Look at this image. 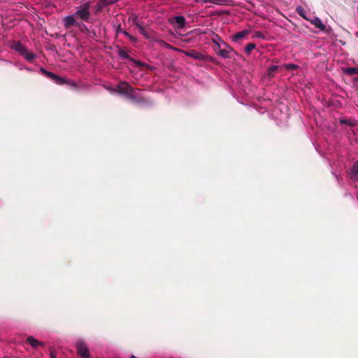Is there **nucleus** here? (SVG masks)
Returning a JSON list of instances; mask_svg holds the SVG:
<instances>
[{
  "label": "nucleus",
  "mask_w": 358,
  "mask_h": 358,
  "mask_svg": "<svg viewBox=\"0 0 358 358\" xmlns=\"http://www.w3.org/2000/svg\"><path fill=\"white\" fill-rule=\"evenodd\" d=\"M88 36H89V37H90V38H95V36H96V32H95L94 31H90V32L88 33Z\"/></svg>",
  "instance_id": "nucleus-29"
},
{
  "label": "nucleus",
  "mask_w": 358,
  "mask_h": 358,
  "mask_svg": "<svg viewBox=\"0 0 358 358\" xmlns=\"http://www.w3.org/2000/svg\"><path fill=\"white\" fill-rule=\"evenodd\" d=\"M129 20L132 21L133 24L136 26L138 28L141 26L139 21L138 20V18L136 15H131L129 18Z\"/></svg>",
  "instance_id": "nucleus-22"
},
{
  "label": "nucleus",
  "mask_w": 358,
  "mask_h": 358,
  "mask_svg": "<svg viewBox=\"0 0 358 358\" xmlns=\"http://www.w3.org/2000/svg\"><path fill=\"white\" fill-rule=\"evenodd\" d=\"M255 36L257 38H263L264 37L263 33L261 31H257L255 33Z\"/></svg>",
  "instance_id": "nucleus-28"
},
{
  "label": "nucleus",
  "mask_w": 358,
  "mask_h": 358,
  "mask_svg": "<svg viewBox=\"0 0 358 358\" xmlns=\"http://www.w3.org/2000/svg\"><path fill=\"white\" fill-rule=\"evenodd\" d=\"M49 78L52 79L56 84L59 85L69 83V80H66L64 78L59 77V76H57L53 73H51Z\"/></svg>",
  "instance_id": "nucleus-7"
},
{
  "label": "nucleus",
  "mask_w": 358,
  "mask_h": 358,
  "mask_svg": "<svg viewBox=\"0 0 358 358\" xmlns=\"http://www.w3.org/2000/svg\"><path fill=\"white\" fill-rule=\"evenodd\" d=\"M71 85H72L73 87H77V85H76V83H71Z\"/></svg>",
  "instance_id": "nucleus-35"
},
{
  "label": "nucleus",
  "mask_w": 358,
  "mask_h": 358,
  "mask_svg": "<svg viewBox=\"0 0 358 358\" xmlns=\"http://www.w3.org/2000/svg\"><path fill=\"white\" fill-rule=\"evenodd\" d=\"M122 31H124V30L122 29L121 25L118 24L115 29L116 35L119 34L120 33H122Z\"/></svg>",
  "instance_id": "nucleus-27"
},
{
  "label": "nucleus",
  "mask_w": 358,
  "mask_h": 358,
  "mask_svg": "<svg viewBox=\"0 0 358 358\" xmlns=\"http://www.w3.org/2000/svg\"><path fill=\"white\" fill-rule=\"evenodd\" d=\"M284 66L285 69L290 71L296 70L298 69V66L294 64H286L284 65Z\"/></svg>",
  "instance_id": "nucleus-23"
},
{
  "label": "nucleus",
  "mask_w": 358,
  "mask_h": 358,
  "mask_svg": "<svg viewBox=\"0 0 358 358\" xmlns=\"http://www.w3.org/2000/svg\"><path fill=\"white\" fill-rule=\"evenodd\" d=\"M77 353L83 358H90V353L89 349L83 342L76 344Z\"/></svg>",
  "instance_id": "nucleus-4"
},
{
  "label": "nucleus",
  "mask_w": 358,
  "mask_h": 358,
  "mask_svg": "<svg viewBox=\"0 0 358 358\" xmlns=\"http://www.w3.org/2000/svg\"><path fill=\"white\" fill-rule=\"evenodd\" d=\"M117 1L118 0H101L99 3V5L100 7H104L110 4H112Z\"/></svg>",
  "instance_id": "nucleus-19"
},
{
  "label": "nucleus",
  "mask_w": 358,
  "mask_h": 358,
  "mask_svg": "<svg viewBox=\"0 0 358 358\" xmlns=\"http://www.w3.org/2000/svg\"><path fill=\"white\" fill-rule=\"evenodd\" d=\"M196 2H202L204 3H212L217 5H223L224 0H195Z\"/></svg>",
  "instance_id": "nucleus-16"
},
{
  "label": "nucleus",
  "mask_w": 358,
  "mask_h": 358,
  "mask_svg": "<svg viewBox=\"0 0 358 358\" xmlns=\"http://www.w3.org/2000/svg\"><path fill=\"white\" fill-rule=\"evenodd\" d=\"M341 123L345 124H349V125L350 124L349 120H341Z\"/></svg>",
  "instance_id": "nucleus-31"
},
{
  "label": "nucleus",
  "mask_w": 358,
  "mask_h": 358,
  "mask_svg": "<svg viewBox=\"0 0 358 358\" xmlns=\"http://www.w3.org/2000/svg\"><path fill=\"white\" fill-rule=\"evenodd\" d=\"M310 22L315 26L316 28L321 31H325L326 26L323 24L322 20L319 17H315L310 20Z\"/></svg>",
  "instance_id": "nucleus-11"
},
{
  "label": "nucleus",
  "mask_w": 358,
  "mask_h": 358,
  "mask_svg": "<svg viewBox=\"0 0 358 358\" xmlns=\"http://www.w3.org/2000/svg\"><path fill=\"white\" fill-rule=\"evenodd\" d=\"M27 342L29 344H30L34 348H37L39 346L43 347L45 345L44 343L36 340L33 336H29L27 338Z\"/></svg>",
  "instance_id": "nucleus-10"
},
{
  "label": "nucleus",
  "mask_w": 358,
  "mask_h": 358,
  "mask_svg": "<svg viewBox=\"0 0 358 358\" xmlns=\"http://www.w3.org/2000/svg\"><path fill=\"white\" fill-rule=\"evenodd\" d=\"M256 45L255 43H248L245 48V51L247 55H250L251 51L255 49Z\"/></svg>",
  "instance_id": "nucleus-20"
},
{
  "label": "nucleus",
  "mask_w": 358,
  "mask_h": 358,
  "mask_svg": "<svg viewBox=\"0 0 358 358\" xmlns=\"http://www.w3.org/2000/svg\"><path fill=\"white\" fill-rule=\"evenodd\" d=\"M118 55L122 59H128L130 61L133 62L138 66H143V63L141 62H140L138 60H136V59L130 57V56L129 55L127 52L122 48H119Z\"/></svg>",
  "instance_id": "nucleus-5"
},
{
  "label": "nucleus",
  "mask_w": 358,
  "mask_h": 358,
  "mask_svg": "<svg viewBox=\"0 0 358 358\" xmlns=\"http://www.w3.org/2000/svg\"><path fill=\"white\" fill-rule=\"evenodd\" d=\"M13 48L17 51L19 53H20V55H22L24 52H25V51L27 50V48L19 41L16 42L14 45H13Z\"/></svg>",
  "instance_id": "nucleus-14"
},
{
  "label": "nucleus",
  "mask_w": 358,
  "mask_h": 358,
  "mask_svg": "<svg viewBox=\"0 0 358 358\" xmlns=\"http://www.w3.org/2000/svg\"><path fill=\"white\" fill-rule=\"evenodd\" d=\"M74 15L83 21L88 22L90 17V3H85L74 13Z\"/></svg>",
  "instance_id": "nucleus-2"
},
{
  "label": "nucleus",
  "mask_w": 358,
  "mask_h": 358,
  "mask_svg": "<svg viewBox=\"0 0 358 358\" xmlns=\"http://www.w3.org/2000/svg\"><path fill=\"white\" fill-rule=\"evenodd\" d=\"M80 30L83 32H87V34L90 31V29L85 24H82Z\"/></svg>",
  "instance_id": "nucleus-26"
},
{
  "label": "nucleus",
  "mask_w": 358,
  "mask_h": 358,
  "mask_svg": "<svg viewBox=\"0 0 358 358\" xmlns=\"http://www.w3.org/2000/svg\"><path fill=\"white\" fill-rule=\"evenodd\" d=\"M129 38L134 43L137 42V38L132 35L129 36Z\"/></svg>",
  "instance_id": "nucleus-30"
},
{
  "label": "nucleus",
  "mask_w": 358,
  "mask_h": 358,
  "mask_svg": "<svg viewBox=\"0 0 358 358\" xmlns=\"http://www.w3.org/2000/svg\"><path fill=\"white\" fill-rule=\"evenodd\" d=\"M344 73L347 75L358 74L357 67H348L343 70Z\"/></svg>",
  "instance_id": "nucleus-15"
},
{
  "label": "nucleus",
  "mask_w": 358,
  "mask_h": 358,
  "mask_svg": "<svg viewBox=\"0 0 358 358\" xmlns=\"http://www.w3.org/2000/svg\"><path fill=\"white\" fill-rule=\"evenodd\" d=\"M185 55L189 57L196 59L199 60L204 59V55L194 50H191L185 52Z\"/></svg>",
  "instance_id": "nucleus-8"
},
{
  "label": "nucleus",
  "mask_w": 358,
  "mask_h": 358,
  "mask_svg": "<svg viewBox=\"0 0 358 358\" xmlns=\"http://www.w3.org/2000/svg\"><path fill=\"white\" fill-rule=\"evenodd\" d=\"M249 31L247 29L243 30L241 31L237 32L233 37V40L234 41H238L239 40L245 37L248 34Z\"/></svg>",
  "instance_id": "nucleus-13"
},
{
  "label": "nucleus",
  "mask_w": 358,
  "mask_h": 358,
  "mask_svg": "<svg viewBox=\"0 0 358 358\" xmlns=\"http://www.w3.org/2000/svg\"><path fill=\"white\" fill-rule=\"evenodd\" d=\"M122 34L128 38L131 36V34H129L127 31H122Z\"/></svg>",
  "instance_id": "nucleus-32"
},
{
  "label": "nucleus",
  "mask_w": 358,
  "mask_h": 358,
  "mask_svg": "<svg viewBox=\"0 0 358 358\" xmlns=\"http://www.w3.org/2000/svg\"><path fill=\"white\" fill-rule=\"evenodd\" d=\"M115 91L126 95V96L132 101H136V97L133 94L134 88L127 82H120L115 89Z\"/></svg>",
  "instance_id": "nucleus-1"
},
{
  "label": "nucleus",
  "mask_w": 358,
  "mask_h": 358,
  "mask_svg": "<svg viewBox=\"0 0 358 358\" xmlns=\"http://www.w3.org/2000/svg\"><path fill=\"white\" fill-rule=\"evenodd\" d=\"M75 17H76L74 14L73 15L66 16L64 18V27L66 28H69L71 27L77 26L78 22H76Z\"/></svg>",
  "instance_id": "nucleus-6"
},
{
  "label": "nucleus",
  "mask_w": 358,
  "mask_h": 358,
  "mask_svg": "<svg viewBox=\"0 0 358 358\" xmlns=\"http://www.w3.org/2000/svg\"><path fill=\"white\" fill-rule=\"evenodd\" d=\"M218 43L217 44V45L215 47V51L216 52V53L217 54V52L220 50V48H218Z\"/></svg>",
  "instance_id": "nucleus-33"
},
{
  "label": "nucleus",
  "mask_w": 358,
  "mask_h": 358,
  "mask_svg": "<svg viewBox=\"0 0 358 358\" xmlns=\"http://www.w3.org/2000/svg\"><path fill=\"white\" fill-rule=\"evenodd\" d=\"M352 173L353 174V177H355L358 175V162H356L352 168Z\"/></svg>",
  "instance_id": "nucleus-24"
},
{
  "label": "nucleus",
  "mask_w": 358,
  "mask_h": 358,
  "mask_svg": "<svg viewBox=\"0 0 358 358\" xmlns=\"http://www.w3.org/2000/svg\"><path fill=\"white\" fill-rule=\"evenodd\" d=\"M139 31L145 38L150 39L152 38L153 36V31L152 30H148L145 29L142 25L138 27Z\"/></svg>",
  "instance_id": "nucleus-12"
},
{
  "label": "nucleus",
  "mask_w": 358,
  "mask_h": 358,
  "mask_svg": "<svg viewBox=\"0 0 358 358\" xmlns=\"http://www.w3.org/2000/svg\"><path fill=\"white\" fill-rule=\"evenodd\" d=\"M296 11L301 17H302L303 18H304L306 20H308V18L306 16V12L302 7H301V6L297 7L296 9Z\"/></svg>",
  "instance_id": "nucleus-21"
},
{
  "label": "nucleus",
  "mask_w": 358,
  "mask_h": 358,
  "mask_svg": "<svg viewBox=\"0 0 358 358\" xmlns=\"http://www.w3.org/2000/svg\"><path fill=\"white\" fill-rule=\"evenodd\" d=\"M357 70H358V66H357Z\"/></svg>",
  "instance_id": "nucleus-37"
},
{
  "label": "nucleus",
  "mask_w": 358,
  "mask_h": 358,
  "mask_svg": "<svg viewBox=\"0 0 358 358\" xmlns=\"http://www.w3.org/2000/svg\"><path fill=\"white\" fill-rule=\"evenodd\" d=\"M279 66H271L268 69L267 73L269 77H273L275 72L278 70Z\"/></svg>",
  "instance_id": "nucleus-18"
},
{
  "label": "nucleus",
  "mask_w": 358,
  "mask_h": 358,
  "mask_svg": "<svg viewBox=\"0 0 358 358\" xmlns=\"http://www.w3.org/2000/svg\"><path fill=\"white\" fill-rule=\"evenodd\" d=\"M50 358H57L56 355L52 352L50 353Z\"/></svg>",
  "instance_id": "nucleus-34"
},
{
  "label": "nucleus",
  "mask_w": 358,
  "mask_h": 358,
  "mask_svg": "<svg viewBox=\"0 0 358 358\" xmlns=\"http://www.w3.org/2000/svg\"><path fill=\"white\" fill-rule=\"evenodd\" d=\"M131 358H138V357H136V356H134V355H131Z\"/></svg>",
  "instance_id": "nucleus-36"
},
{
  "label": "nucleus",
  "mask_w": 358,
  "mask_h": 358,
  "mask_svg": "<svg viewBox=\"0 0 358 358\" xmlns=\"http://www.w3.org/2000/svg\"><path fill=\"white\" fill-rule=\"evenodd\" d=\"M22 55L29 62L33 61L36 57L35 54L28 52L27 50Z\"/></svg>",
  "instance_id": "nucleus-17"
},
{
  "label": "nucleus",
  "mask_w": 358,
  "mask_h": 358,
  "mask_svg": "<svg viewBox=\"0 0 358 358\" xmlns=\"http://www.w3.org/2000/svg\"><path fill=\"white\" fill-rule=\"evenodd\" d=\"M222 43L224 47L222 48V45H218L220 50L217 52V55L222 58H230V53L234 51L233 48L229 46L224 41H222Z\"/></svg>",
  "instance_id": "nucleus-3"
},
{
  "label": "nucleus",
  "mask_w": 358,
  "mask_h": 358,
  "mask_svg": "<svg viewBox=\"0 0 358 358\" xmlns=\"http://www.w3.org/2000/svg\"><path fill=\"white\" fill-rule=\"evenodd\" d=\"M41 71L43 73L44 76H47L48 78H50V76L52 73V72L48 71L43 68L41 69Z\"/></svg>",
  "instance_id": "nucleus-25"
},
{
  "label": "nucleus",
  "mask_w": 358,
  "mask_h": 358,
  "mask_svg": "<svg viewBox=\"0 0 358 358\" xmlns=\"http://www.w3.org/2000/svg\"><path fill=\"white\" fill-rule=\"evenodd\" d=\"M172 20L171 23L176 22L179 29H182L185 26V18L182 15L175 16Z\"/></svg>",
  "instance_id": "nucleus-9"
}]
</instances>
